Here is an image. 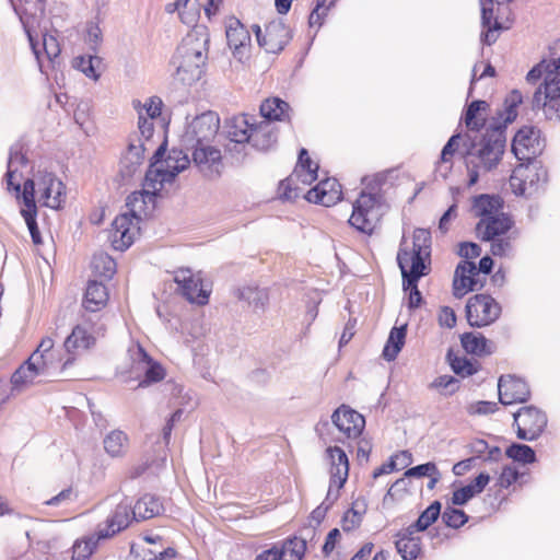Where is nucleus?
<instances>
[{"mask_svg":"<svg viewBox=\"0 0 560 560\" xmlns=\"http://www.w3.org/2000/svg\"><path fill=\"white\" fill-rule=\"evenodd\" d=\"M501 315V305L489 294H476L466 304V317L471 327H486Z\"/></svg>","mask_w":560,"mask_h":560,"instance_id":"nucleus-7","label":"nucleus"},{"mask_svg":"<svg viewBox=\"0 0 560 560\" xmlns=\"http://www.w3.org/2000/svg\"><path fill=\"white\" fill-rule=\"evenodd\" d=\"M174 281L180 294L190 303L198 305L208 303L209 293L203 289L199 275H195L190 269H179L175 272Z\"/></svg>","mask_w":560,"mask_h":560,"instance_id":"nucleus-17","label":"nucleus"},{"mask_svg":"<svg viewBox=\"0 0 560 560\" xmlns=\"http://www.w3.org/2000/svg\"><path fill=\"white\" fill-rule=\"evenodd\" d=\"M460 342L466 352L485 355L492 353L491 345L481 334L465 332L460 337Z\"/></svg>","mask_w":560,"mask_h":560,"instance_id":"nucleus-45","label":"nucleus"},{"mask_svg":"<svg viewBox=\"0 0 560 560\" xmlns=\"http://www.w3.org/2000/svg\"><path fill=\"white\" fill-rule=\"evenodd\" d=\"M406 338V326L394 327L388 336L387 342L383 349V357L387 361H393L400 352Z\"/></svg>","mask_w":560,"mask_h":560,"instance_id":"nucleus-48","label":"nucleus"},{"mask_svg":"<svg viewBox=\"0 0 560 560\" xmlns=\"http://www.w3.org/2000/svg\"><path fill=\"white\" fill-rule=\"evenodd\" d=\"M305 199L313 203L330 207L342 199L341 185L335 178H326L310 189Z\"/></svg>","mask_w":560,"mask_h":560,"instance_id":"nucleus-25","label":"nucleus"},{"mask_svg":"<svg viewBox=\"0 0 560 560\" xmlns=\"http://www.w3.org/2000/svg\"><path fill=\"white\" fill-rule=\"evenodd\" d=\"M255 116L240 114L233 116L226 121L228 137L235 143H247L250 139V131L255 121Z\"/></svg>","mask_w":560,"mask_h":560,"instance_id":"nucleus-34","label":"nucleus"},{"mask_svg":"<svg viewBox=\"0 0 560 560\" xmlns=\"http://www.w3.org/2000/svg\"><path fill=\"white\" fill-rule=\"evenodd\" d=\"M137 142L131 141L120 159L119 174L125 180L131 178L139 171L144 160V145L140 140Z\"/></svg>","mask_w":560,"mask_h":560,"instance_id":"nucleus-28","label":"nucleus"},{"mask_svg":"<svg viewBox=\"0 0 560 560\" xmlns=\"http://www.w3.org/2000/svg\"><path fill=\"white\" fill-rule=\"evenodd\" d=\"M546 147L541 131L534 126H524L514 136L512 152L520 162L537 161Z\"/></svg>","mask_w":560,"mask_h":560,"instance_id":"nucleus-10","label":"nucleus"},{"mask_svg":"<svg viewBox=\"0 0 560 560\" xmlns=\"http://www.w3.org/2000/svg\"><path fill=\"white\" fill-rule=\"evenodd\" d=\"M34 183V195L39 194L43 206L57 210L65 202V185L50 172H38L35 178H28Z\"/></svg>","mask_w":560,"mask_h":560,"instance_id":"nucleus-12","label":"nucleus"},{"mask_svg":"<svg viewBox=\"0 0 560 560\" xmlns=\"http://www.w3.org/2000/svg\"><path fill=\"white\" fill-rule=\"evenodd\" d=\"M54 341L51 338H44L37 349L32 354H37L36 362L40 365L43 364V368H45L47 371H50V359L52 358V350Z\"/></svg>","mask_w":560,"mask_h":560,"instance_id":"nucleus-62","label":"nucleus"},{"mask_svg":"<svg viewBox=\"0 0 560 560\" xmlns=\"http://www.w3.org/2000/svg\"><path fill=\"white\" fill-rule=\"evenodd\" d=\"M103 538H98V530L83 540H78L73 545L72 560H88L97 547V544Z\"/></svg>","mask_w":560,"mask_h":560,"instance_id":"nucleus-55","label":"nucleus"},{"mask_svg":"<svg viewBox=\"0 0 560 560\" xmlns=\"http://www.w3.org/2000/svg\"><path fill=\"white\" fill-rule=\"evenodd\" d=\"M512 224L513 222L508 215L497 213L493 217L480 219L476 225V234L481 241L489 242L494 237L506 234L511 230Z\"/></svg>","mask_w":560,"mask_h":560,"instance_id":"nucleus-27","label":"nucleus"},{"mask_svg":"<svg viewBox=\"0 0 560 560\" xmlns=\"http://www.w3.org/2000/svg\"><path fill=\"white\" fill-rule=\"evenodd\" d=\"M447 359L453 372L460 377L471 376L479 371V364L466 357H457L448 352Z\"/></svg>","mask_w":560,"mask_h":560,"instance_id":"nucleus-54","label":"nucleus"},{"mask_svg":"<svg viewBox=\"0 0 560 560\" xmlns=\"http://www.w3.org/2000/svg\"><path fill=\"white\" fill-rule=\"evenodd\" d=\"M236 296L246 301L254 308H264L268 302V292L255 285H246L236 290Z\"/></svg>","mask_w":560,"mask_h":560,"instance_id":"nucleus-47","label":"nucleus"},{"mask_svg":"<svg viewBox=\"0 0 560 560\" xmlns=\"http://www.w3.org/2000/svg\"><path fill=\"white\" fill-rule=\"evenodd\" d=\"M548 180V172L539 161L521 162L510 177V186L517 196L537 194Z\"/></svg>","mask_w":560,"mask_h":560,"instance_id":"nucleus-6","label":"nucleus"},{"mask_svg":"<svg viewBox=\"0 0 560 560\" xmlns=\"http://www.w3.org/2000/svg\"><path fill=\"white\" fill-rule=\"evenodd\" d=\"M135 520L132 517V510L130 503L121 502L117 504L113 513L107 517L105 525H98V538H110L119 532L127 528L130 522Z\"/></svg>","mask_w":560,"mask_h":560,"instance_id":"nucleus-24","label":"nucleus"},{"mask_svg":"<svg viewBox=\"0 0 560 560\" xmlns=\"http://www.w3.org/2000/svg\"><path fill=\"white\" fill-rule=\"evenodd\" d=\"M253 31L258 45L270 54H279L292 39V32L282 20L269 22L264 32L259 25L255 24Z\"/></svg>","mask_w":560,"mask_h":560,"instance_id":"nucleus-13","label":"nucleus"},{"mask_svg":"<svg viewBox=\"0 0 560 560\" xmlns=\"http://www.w3.org/2000/svg\"><path fill=\"white\" fill-rule=\"evenodd\" d=\"M95 276L109 280L116 273V261L106 253L95 254L91 261Z\"/></svg>","mask_w":560,"mask_h":560,"instance_id":"nucleus-50","label":"nucleus"},{"mask_svg":"<svg viewBox=\"0 0 560 560\" xmlns=\"http://www.w3.org/2000/svg\"><path fill=\"white\" fill-rule=\"evenodd\" d=\"M127 441L125 432L114 430L104 439V448L113 457L121 456L126 451Z\"/></svg>","mask_w":560,"mask_h":560,"instance_id":"nucleus-53","label":"nucleus"},{"mask_svg":"<svg viewBox=\"0 0 560 560\" xmlns=\"http://www.w3.org/2000/svg\"><path fill=\"white\" fill-rule=\"evenodd\" d=\"M530 107L542 110L548 120H560V79H545L534 92Z\"/></svg>","mask_w":560,"mask_h":560,"instance_id":"nucleus-8","label":"nucleus"},{"mask_svg":"<svg viewBox=\"0 0 560 560\" xmlns=\"http://www.w3.org/2000/svg\"><path fill=\"white\" fill-rule=\"evenodd\" d=\"M384 182L385 177L380 174L362 179L369 191L360 194L353 203L352 214L349 219V223L362 233H372L381 215L382 196L378 190Z\"/></svg>","mask_w":560,"mask_h":560,"instance_id":"nucleus-4","label":"nucleus"},{"mask_svg":"<svg viewBox=\"0 0 560 560\" xmlns=\"http://www.w3.org/2000/svg\"><path fill=\"white\" fill-rule=\"evenodd\" d=\"M430 389H436L443 396H452L459 388V381L452 375H440L430 384Z\"/></svg>","mask_w":560,"mask_h":560,"instance_id":"nucleus-57","label":"nucleus"},{"mask_svg":"<svg viewBox=\"0 0 560 560\" xmlns=\"http://www.w3.org/2000/svg\"><path fill=\"white\" fill-rule=\"evenodd\" d=\"M336 2L337 0H316L315 8L312 10L308 18L310 26H322L328 11L335 5Z\"/></svg>","mask_w":560,"mask_h":560,"instance_id":"nucleus-58","label":"nucleus"},{"mask_svg":"<svg viewBox=\"0 0 560 560\" xmlns=\"http://www.w3.org/2000/svg\"><path fill=\"white\" fill-rule=\"evenodd\" d=\"M75 499L77 494L73 492L72 488H67L60 491L58 494L46 500L44 504L48 506H59L73 502Z\"/></svg>","mask_w":560,"mask_h":560,"instance_id":"nucleus-64","label":"nucleus"},{"mask_svg":"<svg viewBox=\"0 0 560 560\" xmlns=\"http://www.w3.org/2000/svg\"><path fill=\"white\" fill-rule=\"evenodd\" d=\"M459 140H462V136L459 133L453 135L442 149L441 162L436 167V172L440 173L443 178H446L452 168L451 160L458 148Z\"/></svg>","mask_w":560,"mask_h":560,"instance_id":"nucleus-52","label":"nucleus"},{"mask_svg":"<svg viewBox=\"0 0 560 560\" xmlns=\"http://www.w3.org/2000/svg\"><path fill=\"white\" fill-rule=\"evenodd\" d=\"M467 165L490 172L498 166L505 151L506 135L504 124L491 122L478 138L465 135L463 138Z\"/></svg>","mask_w":560,"mask_h":560,"instance_id":"nucleus-3","label":"nucleus"},{"mask_svg":"<svg viewBox=\"0 0 560 560\" xmlns=\"http://www.w3.org/2000/svg\"><path fill=\"white\" fill-rule=\"evenodd\" d=\"M192 160L201 172L218 173L221 163V151L210 143L192 144Z\"/></svg>","mask_w":560,"mask_h":560,"instance_id":"nucleus-30","label":"nucleus"},{"mask_svg":"<svg viewBox=\"0 0 560 560\" xmlns=\"http://www.w3.org/2000/svg\"><path fill=\"white\" fill-rule=\"evenodd\" d=\"M336 2L337 0H316L315 8L312 10L308 18L310 26H322L328 11L335 5Z\"/></svg>","mask_w":560,"mask_h":560,"instance_id":"nucleus-59","label":"nucleus"},{"mask_svg":"<svg viewBox=\"0 0 560 560\" xmlns=\"http://www.w3.org/2000/svg\"><path fill=\"white\" fill-rule=\"evenodd\" d=\"M327 454L330 459V480L336 488L341 489L349 475V459L347 454L339 446H329Z\"/></svg>","mask_w":560,"mask_h":560,"instance_id":"nucleus-31","label":"nucleus"},{"mask_svg":"<svg viewBox=\"0 0 560 560\" xmlns=\"http://www.w3.org/2000/svg\"><path fill=\"white\" fill-rule=\"evenodd\" d=\"M210 34L206 26H195L182 39L171 59L175 79L191 85L198 81L208 59Z\"/></svg>","mask_w":560,"mask_h":560,"instance_id":"nucleus-2","label":"nucleus"},{"mask_svg":"<svg viewBox=\"0 0 560 560\" xmlns=\"http://www.w3.org/2000/svg\"><path fill=\"white\" fill-rule=\"evenodd\" d=\"M108 301V291L104 283L96 280L88 282L82 305L89 312H98L104 308Z\"/></svg>","mask_w":560,"mask_h":560,"instance_id":"nucleus-36","label":"nucleus"},{"mask_svg":"<svg viewBox=\"0 0 560 560\" xmlns=\"http://www.w3.org/2000/svg\"><path fill=\"white\" fill-rule=\"evenodd\" d=\"M226 40L233 56L238 60L246 57L250 46V34L240 20L232 18L226 26Z\"/></svg>","mask_w":560,"mask_h":560,"instance_id":"nucleus-26","label":"nucleus"},{"mask_svg":"<svg viewBox=\"0 0 560 560\" xmlns=\"http://www.w3.org/2000/svg\"><path fill=\"white\" fill-rule=\"evenodd\" d=\"M441 514V503L439 501L432 502L418 517V520L408 526V533L415 534L416 532H423L431 526Z\"/></svg>","mask_w":560,"mask_h":560,"instance_id":"nucleus-49","label":"nucleus"},{"mask_svg":"<svg viewBox=\"0 0 560 560\" xmlns=\"http://www.w3.org/2000/svg\"><path fill=\"white\" fill-rule=\"evenodd\" d=\"M523 103V95L520 91L513 90L505 100V108L498 113L493 118L495 124H504V128L515 120L517 116L516 107Z\"/></svg>","mask_w":560,"mask_h":560,"instance_id":"nucleus-46","label":"nucleus"},{"mask_svg":"<svg viewBox=\"0 0 560 560\" xmlns=\"http://www.w3.org/2000/svg\"><path fill=\"white\" fill-rule=\"evenodd\" d=\"M94 341V337L85 328L77 326L65 340V348L68 353H75L89 349Z\"/></svg>","mask_w":560,"mask_h":560,"instance_id":"nucleus-43","label":"nucleus"},{"mask_svg":"<svg viewBox=\"0 0 560 560\" xmlns=\"http://www.w3.org/2000/svg\"><path fill=\"white\" fill-rule=\"evenodd\" d=\"M194 12L186 11V8L182 4L179 0H176L174 2H170L165 5V12L166 13H174L178 12L179 19L184 24L191 25L197 22L198 19V11L194 7Z\"/></svg>","mask_w":560,"mask_h":560,"instance_id":"nucleus-60","label":"nucleus"},{"mask_svg":"<svg viewBox=\"0 0 560 560\" xmlns=\"http://www.w3.org/2000/svg\"><path fill=\"white\" fill-rule=\"evenodd\" d=\"M305 550V540L294 537L284 540L281 545L276 544L264 550L255 560H301Z\"/></svg>","mask_w":560,"mask_h":560,"instance_id":"nucleus-22","label":"nucleus"},{"mask_svg":"<svg viewBox=\"0 0 560 560\" xmlns=\"http://www.w3.org/2000/svg\"><path fill=\"white\" fill-rule=\"evenodd\" d=\"M442 520L451 528H459L467 523L468 516L463 510L447 506L442 513Z\"/></svg>","mask_w":560,"mask_h":560,"instance_id":"nucleus-61","label":"nucleus"},{"mask_svg":"<svg viewBox=\"0 0 560 560\" xmlns=\"http://www.w3.org/2000/svg\"><path fill=\"white\" fill-rule=\"evenodd\" d=\"M318 164L313 163L306 149L302 148L299 153L298 163L285 179L281 180L278 187L279 198L283 201H292L300 197L303 188L317 179Z\"/></svg>","mask_w":560,"mask_h":560,"instance_id":"nucleus-5","label":"nucleus"},{"mask_svg":"<svg viewBox=\"0 0 560 560\" xmlns=\"http://www.w3.org/2000/svg\"><path fill=\"white\" fill-rule=\"evenodd\" d=\"M431 250V233L427 229H416L412 236V249L409 252L399 248L397 254V264L399 268L428 270L429 267L424 262L425 257H430Z\"/></svg>","mask_w":560,"mask_h":560,"instance_id":"nucleus-11","label":"nucleus"},{"mask_svg":"<svg viewBox=\"0 0 560 560\" xmlns=\"http://www.w3.org/2000/svg\"><path fill=\"white\" fill-rule=\"evenodd\" d=\"M501 207L502 205L499 197L480 195L474 198L471 210L476 217L485 219L499 213Z\"/></svg>","mask_w":560,"mask_h":560,"instance_id":"nucleus-44","label":"nucleus"},{"mask_svg":"<svg viewBox=\"0 0 560 560\" xmlns=\"http://www.w3.org/2000/svg\"><path fill=\"white\" fill-rule=\"evenodd\" d=\"M489 104L486 101H472L466 108L464 122L468 130L479 131L486 126V118L480 115L486 112Z\"/></svg>","mask_w":560,"mask_h":560,"instance_id":"nucleus-42","label":"nucleus"},{"mask_svg":"<svg viewBox=\"0 0 560 560\" xmlns=\"http://www.w3.org/2000/svg\"><path fill=\"white\" fill-rule=\"evenodd\" d=\"M505 454L509 458L523 464H532L536 460L535 451L526 444L513 443L506 448Z\"/></svg>","mask_w":560,"mask_h":560,"instance_id":"nucleus-56","label":"nucleus"},{"mask_svg":"<svg viewBox=\"0 0 560 560\" xmlns=\"http://www.w3.org/2000/svg\"><path fill=\"white\" fill-rule=\"evenodd\" d=\"M37 354H32L11 376V389H19L21 386L33 383L38 375H50V371L36 362Z\"/></svg>","mask_w":560,"mask_h":560,"instance_id":"nucleus-32","label":"nucleus"},{"mask_svg":"<svg viewBox=\"0 0 560 560\" xmlns=\"http://www.w3.org/2000/svg\"><path fill=\"white\" fill-rule=\"evenodd\" d=\"M103 59L96 55L79 56L74 59V67L88 78L97 81L101 77L100 67Z\"/></svg>","mask_w":560,"mask_h":560,"instance_id":"nucleus-51","label":"nucleus"},{"mask_svg":"<svg viewBox=\"0 0 560 560\" xmlns=\"http://www.w3.org/2000/svg\"><path fill=\"white\" fill-rule=\"evenodd\" d=\"M331 422L346 439L359 438L365 427L364 417L346 405H341L332 412Z\"/></svg>","mask_w":560,"mask_h":560,"instance_id":"nucleus-19","label":"nucleus"},{"mask_svg":"<svg viewBox=\"0 0 560 560\" xmlns=\"http://www.w3.org/2000/svg\"><path fill=\"white\" fill-rule=\"evenodd\" d=\"M260 115L271 124V121H283L290 118V105L279 97L265 100L260 107Z\"/></svg>","mask_w":560,"mask_h":560,"instance_id":"nucleus-40","label":"nucleus"},{"mask_svg":"<svg viewBox=\"0 0 560 560\" xmlns=\"http://www.w3.org/2000/svg\"><path fill=\"white\" fill-rule=\"evenodd\" d=\"M482 285L479 283L475 262L463 260L457 265L453 279V295L455 298L462 299L468 292L481 289Z\"/></svg>","mask_w":560,"mask_h":560,"instance_id":"nucleus-21","label":"nucleus"},{"mask_svg":"<svg viewBox=\"0 0 560 560\" xmlns=\"http://www.w3.org/2000/svg\"><path fill=\"white\" fill-rule=\"evenodd\" d=\"M499 401L504 405L522 404L529 399L527 383L512 375L501 376L498 382Z\"/></svg>","mask_w":560,"mask_h":560,"instance_id":"nucleus-20","label":"nucleus"},{"mask_svg":"<svg viewBox=\"0 0 560 560\" xmlns=\"http://www.w3.org/2000/svg\"><path fill=\"white\" fill-rule=\"evenodd\" d=\"M24 28L39 70L42 73L47 74L48 69H54L58 63V58L61 52L59 42L54 35L45 33L43 34L42 43H39L31 28L27 26H24Z\"/></svg>","mask_w":560,"mask_h":560,"instance_id":"nucleus-14","label":"nucleus"},{"mask_svg":"<svg viewBox=\"0 0 560 560\" xmlns=\"http://www.w3.org/2000/svg\"><path fill=\"white\" fill-rule=\"evenodd\" d=\"M220 127L219 116L213 112H206L197 116L188 126L186 140L192 144L210 143Z\"/></svg>","mask_w":560,"mask_h":560,"instance_id":"nucleus-15","label":"nucleus"},{"mask_svg":"<svg viewBox=\"0 0 560 560\" xmlns=\"http://www.w3.org/2000/svg\"><path fill=\"white\" fill-rule=\"evenodd\" d=\"M439 475V469L434 463H425L411 467L405 471L406 477H432Z\"/></svg>","mask_w":560,"mask_h":560,"instance_id":"nucleus-63","label":"nucleus"},{"mask_svg":"<svg viewBox=\"0 0 560 560\" xmlns=\"http://www.w3.org/2000/svg\"><path fill=\"white\" fill-rule=\"evenodd\" d=\"M165 163V168L148 170L143 190L130 194L126 201L129 211L117 215L113 221L109 240L116 250L124 252L130 247L139 233L140 217L137 214V203H144L145 196L156 197L165 184H172L175 177L188 167L190 160L182 150L172 149Z\"/></svg>","mask_w":560,"mask_h":560,"instance_id":"nucleus-1","label":"nucleus"},{"mask_svg":"<svg viewBox=\"0 0 560 560\" xmlns=\"http://www.w3.org/2000/svg\"><path fill=\"white\" fill-rule=\"evenodd\" d=\"M278 140L277 131L269 121H254L249 143L253 148L259 151L270 150Z\"/></svg>","mask_w":560,"mask_h":560,"instance_id":"nucleus-33","label":"nucleus"},{"mask_svg":"<svg viewBox=\"0 0 560 560\" xmlns=\"http://www.w3.org/2000/svg\"><path fill=\"white\" fill-rule=\"evenodd\" d=\"M540 79H560V39L549 45L547 55L526 75V81L532 84Z\"/></svg>","mask_w":560,"mask_h":560,"instance_id":"nucleus-16","label":"nucleus"},{"mask_svg":"<svg viewBox=\"0 0 560 560\" xmlns=\"http://www.w3.org/2000/svg\"><path fill=\"white\" fill-rule=\"evenodd\" d=\"M131 358L133 361L132 369L143 373V377L139 381L138 387L149 386L165 377L163 366L154 361L140 345L131 352Z\"/></svg>","mask_w":560,"mask_h":560,"instance_id":"nucleus-18","label":"nucleus"},{"mask_svg":"<svg viewBox=\"0 0 560 560\" xmlns=\"http://www.w3.org/2000/svg\"><path fill=\"white\" fill-rule=\"evenodd\" d=\"M490 481V476L487 472H480L474 481L455 490L453 492L452 502L455 505H464L471 498L481 493Z\"/></svg>","mask_w":560,"mask_h":560,"instance_id":"nucleus-38","label":"nucleus"},{"mask_svg":"<svg viewBox=\"0 0 560 560\" xmlns=\"http://www.w3.org/2000/svg\"><path fill=\"white\" fill-rule=\"evenodd\" d=\"M400 271L402 276V288L405 291L409 292L408 307L411 310L417 308L422 302V295L418 289V281L428 273V270L417 269L416 266L413 269L402 267Z\"/></svg>","mask_w":560,"mask_h":560,"instance_id":"nucleus-35","label":"nucleus"},{"mask_svg":"<svg viewBox=\"0 0 560 560\" xmlns=\"http://www.w3.org/2000/svg\"><path fill=\"white\" fill-rule=\"evenodd\" d=\"M481 5V42L492 45L498 39V31L508 28L497 18H493V0H480Z\"/></svg>","mask_w":560,"mask_h":560,"instance_id":"nucleus-29","label":"nucleus"},{"mask_svg":"<svg viewBox=\"0 0 560 560\" xmlns=\"http://www.w3.org/2000/svg\"><path fill=\"white\" fill-rule=\"evenodd\" d=\"M27 164V159L25 154L22 153L21 145H13L10 149L9 160H8V171L5 173L7 185L9 190H14L16 192V197L20 198L22 196L21 185L20 183H14V176L19 172L20 167H23Z\"/></svg>","mask_w":560,"mask_h":560,"instance_id":"nucleus-37","label":"nucleus"},{"mask_svg":"<svg viewBox=\"0 0 560 560\" xmlns=\"http://www.w3.org/2000/svg\"><path fill=\"white\" fill-rule=\"evenodd\" d=\"M164 511L160 499L152 494H144L135 504L132 517L136 521L149 520L160 515Z\"/></svg>","mask_w":560,"mask_h":560,"instance_id":"nucleus-39","label":"nucleus"},{"mask_svg":"<svg viewBox=\"0 0 560 560\" xmlns=\"http://www.w3.org/2000/svg\"><path fill=\"white\" fill-rule=\"evenodd\" d=\"M408 527L397 534L396 550L404 560H415L421 552L420 538L408 533Z\"/></svg>","mask_w":560,"mask_h":560,"instance_id":"nucleus-41","label":"nucleus"},{"mask_svg":"<svg viewBox=\"0 0 560 560\" xmlns=\"http://www.w3.org/2000/svg\"><path fill=\"white\" fill-rule=\"evenodd\" d=\"M22 201L25 208H22L20 213L23 217L27 229L30 231L32 242L35 245H40L43 243V238L37 225V207L36 200L34 199V183L31 180H25L23 183L22 189Z\"/></svg>","mask_w":560,"mask_h":560,"instance_id":"nucleus-23","label":"nucleus"},{"mask_svg":"<svg viewBox=\"0 0 560 560\" xmlns=\"http://www.w3.org/2000/svg\"><path fill=\"white\" fill-rule=\"evenodd\" d=\"M516 436L524 441H535L545 431L548 419L546 413L535 406L520 408L513 413Z\"/></svg>","mask_w":560,"mask_h":560,"instance_id":"nucleus-9","label":"nucleus"}]
</instances>
